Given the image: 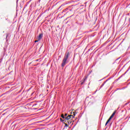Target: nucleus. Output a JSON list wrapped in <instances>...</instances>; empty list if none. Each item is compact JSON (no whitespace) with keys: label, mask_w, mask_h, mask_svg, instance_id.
Segmentation results:
<instances>
[{"label":"nucleus","mask_w":130,"mask_h":130,"mask_svg":"<svg viewBox=\"0 0 130 130\" xmlns=\"http://www.w3.org/2000/svg\"><path fill=\"white\" fill-rule=\"evenodd\" d=\"M72 116H73L72 115H68L67 117H65V119H66V120H69V119L72 118Z\"/></svg>","instance_id":"2"},{"label":"nucleus","mask_w":130,"mask_h":130,"mask_svg":"<svg viewBox=\"0 0 130 130\" xmlns=\"http://www.w3.org/2000/svg\"><path fill=\"white\" fill-rule=\"evenodd\" d=\"M74 116H76V114H74Z\"/></svg>","instance_id":"13"},{"label":"nucleus","mask_w":130,"mask_h":130,"mask_svg":"<svg viewBox=\"0 0 130 130\" xmlns=\"http://www.w3.org/2000/svg\"><path fill=\"white\" fill-rule=\"evenodd\" d=\"M61 117L62 118H66V117H64V116H63V115H61Z\"/></svg>","instance_id":"7"},{"label":"nucleus","mask_w":130,"mask_h":130,"mask_svg":"<svg viewBox=\"0 0 130 130\" xmlns=\"http://www.w3.org/2000/svg\"><path fill=\"white\" fill-rule=\"evenodd\" d=\"M60 120L61 121H63V120H62V119L60 118Z\"/></svg>","instance_id":"9"},{"label":"nucleus","mask_w":130,"mask_h":130,"mask_svg":"<svg viewBox=\"0 0 130 130\" xmlns=\"http://www.w3.org/2000/svg\"><path fill=\"white\" fill-rule=\"evenodd\" d=\"M67 122H68L69 124H71V123H72V121H68Z\"/></svg>","instance_id":"6"},{"label":"nucleus","mask_w":130,"mask_h":130,"mask_svg":"<svg viewBox=\"0 0 130 130\" xmlns=\"http://www.w3.org/2000/svg\"><path fill=\"white\" fill-rule=\"evenodd\" d=\"M69 55H70V52H67L63 58L62 64H61V67H63L68 63V59L69 58Z\"/></svg>","instance_id":"1"},{"label":"nucleus","mask_w":130,"mask_h":130,"mask_svg":"<svg viewBox=\"0 0 130 130\" xmlns=\"http://www.w3.org/2000/svg\"><path fill=\"white\" fill-rule=\"evenodd\" d=\"M42 37H43V34H41L39 35V36L38 38V39L39 40H41V39H42Z\"/></svg>","instance_id":"3"},{"label":"nucleus","mask_w":130,"mask_h":130,"mask_svg":"<svg viewBox=\"0 0 130 130\" xmlns=\"http://www.w3.org/2000/svg\"><path fill=\"white\" fill-rule=\"evenodd\" d=\"M66 126H68V124H65Z\"/></svg>","instance_id":"12"},{"label":"nucleus","mask_w":130,"mask_h":130,"mask_svg":"<svg viewBox=\"0 0 130 130\" xmlns=\"http://www.w3.org/2000/svg\"><path fill=\"white\" fill-rule=\"evenodd\" d=\"M116 111L114 112L113 114L111 115V116L110 117V118H112L114 115H115Z\"/></svg>","instance_id":"4"},{"label":"nucleus","mask_w":130,"mask_h":130,"mask_svg":"<svg viewBox=\"0 0 130 130\" xmlns=\"http://www.w3.org/2000/svg\"><path fill=\"white\" fill-rule=\"evenodd\" d=\"M38 41H40V40H36V41H35V43H36V42H38Z\"/></svg>","instance_id":"8"},{"label":"nucleus","mask_w":130,"mask_h":130,"mask_svg":"<svg viewBox=\"0 0 130 130\" xmlns=\"http://www.w3.org/2000/svg\"><path fill=\"white\" fill-rule=\"evenodd\" d=\"M74 116H73V115H72V116H71V118H74Z\"/></svg>","instance_id":"11"},{"label":"nucleus","mask_w":130,"mask_h":130,"mask_svg":"<svg viewBox=\"0 0 130 130\" xmlns=\"http://www.w3.org/2000/svg\"><path fill=\"white\" fill-rule=\"evenodd\" d=\"M111 118H109V119L106 122L105 125H107V124L109 122V121H110V120H111Z\"/></svg>","instance_id":"5"},{"label":"nucleus","mask_w":130,"mask_h":130,"mask_svg":"<svg viewBox=\"0 0 130 130\" xmlns=\"http://www.w3.org/2000/svg\"><path fill=\"white\" fill-rule=\"evenodd\" d=\"M67 115H68V114H65V115L64 116H67Z\"/></svg>","instance_id":"10"}]
</instances>
